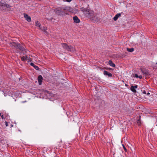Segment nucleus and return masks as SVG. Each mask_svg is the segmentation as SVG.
<instances>
[{
	"label": "nucleus",
	"mask_w": 157,
	"mask_h": 157,
	"mask_svg": "<svg viewBox=\"0 0 157 157\" xmlns=\"http://www.w3.org/2000/svg\"><path fill=\"white\" fill-rule=\"evenodd\" d=\"M28 57L27 56H23L21 58V60L23 61H25L26 60H27Z\"/></svg>",
	"instance_id": "a211bd4d"
},
{
	"label": "nucleus",
	"mask_w": 157,
	"mask_h": 157,
	"mask_svg": "<svg viewBox=\"0 0 157 157\" xmlns=\"http://www.w3.org/2000/svg\"><path fill=\"white\" fill-rule=\"evenodd\" d=\"M103 74L105 75H108L109 77H112V74L111 73L108 72L106 71H104Z\"/></svg>",
	"instance_id": "9b49d317"
},
{
	"label": "nucleus",
	"mask_w": 157,
	"mask_h": 157,
	"mask_svg": "<svg viewBox=\"0 0 157 157\" xmlns=\"http://www.w3.org/2000/svg\"><path fill=\"white\" fill-rule=\"evenodd\" d=\"M27 60H28V61H31V59H30V58H27Z\"/></svg>",
	"instance_id": "b1692460"
},
{
	"label": "nucleus",
	"mask_w": 157,
	"mask_h": 157,
	"mask_svg": "<svg viewBox=\"0 0 157 157\" xmlns=\"http://www.w3.org/2000/svg\"><path fill=\"white\" fill-rule=\"evenodd\" d=\"M109 63L110 66H112L113 67H114L115 66V64L111 60H109Z\"/></svg>",
	"instance_id": "2eb2a0df"
},
{
	"label": "nucleus",
	"mask_w": 157,
	"mask_h": 157,
	"mask_svg": "<svg viewBox=\"0 0 157 157\" xmlns=\"http://www.w3.org/2000/svg\"><path fill=\"white\" fill-rule=\"evenodd\" d=\"M122 146H123V147L124 149V151H127V149L125 148V146L123 144L122 145Z\"/></svg>",
	"instance_id": "6ab92c4d"
},
{
	"label": "nucleus",
	"mask_w": 157,
	"mask_h": 157,
	"mask_svg": "<svg viewBox=\"0 0 157 157\" xmlns=\"http://www.w3.org/2000/svg\"><path fill=\"white\" fill-rule=\"evenodd\" d=\"M1 113H0V116H1Z\"/></svg>",
	"instance_id": "c756f323"
},
{
	"label": "nucleus",
	"mask_w": 157,
	"mask_h": 157,
	"mask_svg": "<svg viewBox=\"0 0 157 157\" xmlns=\"http://www.w3.org/2000/svg\"><path fill=\"white\" fill-rule=\"evenodd\" d=\"M135 77L136 78H138V76L137 74H135Z\"/></svg>",
	"instance_id": "4be33fe9"
},
{
	"label": "nucleus",
	"mask_w": 157,
	"mask_h": 157,
	"mask_svg": "<svg viewBox=\"0 0 157 157\" xmlns=\"http://www.w3.org/2000/svg\"><path fill=\"white\" fill-rule=\"evenodd\" d=\"M0 7L4 8H10L11 6L5 3H3L0 2Z\"/></svg>",
	"instance_id": "423d86ee"
},
{
	"label": "nucleus",
	"mask_w": 157,
	"mask_h": 157,
	"mask_svg": "<svg viewBox=\"0 0 157 157\" xmlns=\"http://www.w3.org/2000/svg\"><path fill=\"white\" fill-rule=\"evenodd\" d=\"M139 121V120H138V121H137V123H138V122Z\"/></svg>",
	"instance_id": "c85d7f7f"
},
{
	"label": "nucleus",
	"mask_w": 157,
	"mask_h": 157,
	"mask_svg": "<svg viewBox=\"0 0 157 157\" xmlns=\"http://www.w3.org/2000/svg\"><path fill=\"white\" fill-rule=\"evenodd\" d=\"M10 46L12 48L16 49H18L22 51L25 50V46L23 44H20L18 43L13 42L11 43Z\"/></svg>",
	"instance_id": "f03ea898"
},
{
	"label": "nucleus",
	"mask_w": 157,
	"mask_h": 157,
	"mask_svg": "<svg viewBox=\"0 0 157 157\" xmlns=\"http://www.w3.org/2000/svg\"><path fill=\"white\" fill-rule=\"evenodd\" d=\"M127 50L128 51L130 52H132L134 51V48H127Z\"/></svg>",
	"instance_id": "f3484780"
},
{
	"label": "nucleus",
	"mask_w": 157,
	"mask_h": 157,
	"mask_svg": "<svg viewBox=\"0 0 157 157\" xmlns=\"http://www.w3.org/2000/svg\"><path fill=\"white\" fill-rule=\"evenodd\" d=\"M43 77L41 75H39L38 77V81L39 83V84L40 85H41L42 84L43 80Z\"/></svg>",
	"instance_id": "6e6552de"
},
{
	"label": "nucleus",
	"mask_w": 157,
	"mask_h": 157,
	"mask_svg": "<svg viewBox=\"0 0 157 157\" xmlns=\"http://www.w3.org/2000/svg\"><path fill=\"white\" fill-rule=\"evenodd\" d=\"M121 16V14L117 13V14L113 17V20L114 21H116L117 20L118 17H119Z\"/></svg>",
	"instance_id": "f8f14e48"
},
{
	"label": "nucleus",
	"mask_w": 157,
	"mask_h": 157,
	"mask_svg": "<svg viewBox=\"0 0 157 157\" xmlns=\"http://www.w3.org/2000/svg\"><path fill=\"white\" fill-rule=\"evenodd\" d=\"M72 0H63L64 1H66L68 2H71Z\"/></svg>",
	"instance_id": "aec40b11"
},
{
	"label": "nucleus",
	"mask_w": 157,
	"mask_h": 157,
	"mask_svg": "<svg viewBox=\"0 0 157 157\" xmlns=\"http://www.w3.org/2000/svg\"><path fill=\"white\" fill-rule=\"evenodd\" d=\"M66 8V6H64L56 8L55 10L54 11L57 14L61 16L65 15L67 14L66 13V11H65L63 9Z\"/></svg>",
	"instance_id": "7ed1b4c3"
},
{
	"label": "nucleus",
	"mask_w": 157,
	"mask_h": 157,
	"mask_svg": "<svg viewBox=\"0 0 157 157\" xmlns=\"http://www.w3.org/2000/svg\"><path fill=\"white\" fill-rule=\"evenodd\" d=\"M150 94V93L149 92H148L147 93V95H149Z\"/></svg>",
	"instance_id": "bb28decb"
},
{
	"label": "nucleus",
	"mask_w": 157,
	"mask_h": 157,
	"mask_svg": "<svg viewBox=\"0 0 157 157\" xmlns=\"http://www.w3.org/2000/svg\"><path fill=\"white\" fill-rule=\"evenodd\" d=\"M24 17L26 20L28 22H30L31 21V18L26 13L24 14Z\"/></svg>",
	"instance_id": "1a4fd4ad"
},
{
	"label": "nucleus",
	"mask_w": 157,
	"mask_h": 157,
	"mask_svg": "<svg viewBox=\"0 0 157 157\" xmlns=\"http://www.w3.org/2000/svg\"><path fill=\"white\" fill-rule=\"evenodd\" d=\"M66 11H69L71 13H77L78 12V10L75 8H72L66 6V8L63 9Z\"/></svg>",
	"instance_id": "39448f33"
},
{
	"label": "nucleus",
	"mask_w": 157,
	"mask_h": 157,
	"mask_svg": "<svg viewBox=\"0 0 157 157\" xmlns=\"http://www.w3.org/2000/svg\"><path fill=\"white\" fill-rule=\"evenodd\" d=\"M138 86L136 85H135L134 86H132L130 87L131 90L134 93H136V92L135 89L137 88Z\"/></svg>",
	"instance_id": "0eeeda50"
},
{
	"label": "nucleus",
	"mask_w": 157,
	"mask_h": 157,
	"mask_svg": "<svg viewBox=\"0 0 157 157\" xmlns=\"http://www.w3.org/2000/svg\"><path fill=\"white\" fill-rule=\"evenodd\" d=\"M73 20L74 22L75 23H79L80 22V20L79 19L78 17L76 16H75L73 17Z\"/></svg>",
	"instance_id": "9d476101"
},
{
	"label": "nucleus",
	"mask_w": 157,
	"mask_h": 157,
	"mask_svg": "<svg viewBox=\"0 0 157 157\" xmlns=\"http://www.w3.org/2000/svg\"><path fill=\"white\" fill-rule=\"evenodd\" d=\"M143 93L145 94H147L145 90H144L143 92Z\"/></svg>",
	"instance_id": "5701e85b"
},
{
	"label": "nucleus",
	"mask_w": 157,
	"mask_h": 157,
	"mask_svg": "<svg viewBox=\"0 0 157 157\" xmlns=\"http://www.w3.org/2000/svg\"><path fill=\"white\" fill-rule=\"evenodd\" d=\"M30 65L33 67L36 70H38L39 69V67L37 66H36L33 63H31L30 64Z\"/></svg>",
	"instance_id": "ddd939ff"
},
{
	"label": "nucleus",
	"mask_w": 157,
	"mask_h": 157,
	"mask_svg": "<svg viewBox=\"0 0 157 157\" xmlns=\"http://www.w3.org/2000/svg\"><path fill=\"white\" fill-rule=\"evenodd\" d=\"M138 78H139L140 79H141L142 78V76L141 75L138 76Z\"/></svg>",
	"instance_id": "393cba45"
},
{
	"label": "nucleus",
	"mask_w": 157,
	"mask_h": 157,
	"mask_svg": "<svg viewBox=\"0 0 157 157\" xmlns=\"http://www.w3.org/2000/svg\"><path fill=\"white\" fill-rule=\"evenodd\" d=\"M1 118L3 119L4 118V116L3 115H1Z\"/></svg>",
	"instance_id": "a878e982"
},
{
	"label": "nucleus",
	"mask_w": 157,
	"mask_h": 157,
	"mask_svg": "<svg viewBox=\"0 0 157 157\" xmlns=\"http://www.w3.org/2000/svg\"><path fill=\"white\" fill-rule=\"evenodd\" d=\"M82 10L84 12V13L86 17L94 22L98 21L100 20L99 18L97 16L96 13H94L93 11L83 8H82Z\"/></svg>",
	"instance_id": "f257e3e1"
},
{
	"label": "nucleus",
	"mask_w": 157,
	"mask_h": 157,
	"mask_svg": "<svg viewBox=\"0 0 157 157\" xmlns=\"http://www.w3.org/2000/svg\"><path fill=\"white\" fill-rule=\"evenodd\" d=\"M40 29L46 33V30H47V28L45 26L41 27Z\"/></svg>",
	"instance_id": "4468645a"
},
{
	"label": "nucleus",
	"mask_w": 157,
	"mask_h": 157,
	"mask_svg": "<svg viewBox=\"0 0 157 157\" xmlns=\"http://www.w3.org/2000/svg\"><path fill=\"white\" fill-rule=\"evenodd\" d=\"M6 126L7 127L8 126V123L7 121L5 122Z\"/></svg>",
	"instance_id": "412c9836"
},
{
	"label": "nucleus",
	"mask_w": 157,
	"mask_h": 157,
	"mask_svg": "<svg viewBox=\"0 0 157 157\" xmlns=\"http://www.w3.org/2000/svg\"><path fill=\"white\" fill-rule=\"evenodd\" d=\"M62 47L68 51L74 52L75 51V48L71 46H69L66 43L61 44Z\"/></svg>",
	"instance_id": "20e7f679"
},
{
	"label": "nucleus",
	"mask_w": 157,
	"mask_h": 157,
	"mask_svg": "<svg viewBox=\"0 0 157 157\" xmlns=\"http://www.w3.org/2000/svg\"><path fill=\"white\" fill-rule=\"evenodd\" d=\"M35 24L36 25L39 27V29H40V28L41 27V25L40 23L38 21H37L35 22Z\"/></svg>",
	"instance_id": "dca6fc26"
},
{
	"label": "nucleus",
	"mask_w": 157,
	"mask_h": 157,
	"mask_svg": "<svg viewBox=\"0 0 157 157\" xmlns=\"http://www.w3.org/2000/svg\"><path fill=\"white\" fill-rule=\"evenodd\" d=\"M26 101H23V102H23V103H24V102H26Z\"/></svg>",
	"instance_id": "cd10ccee"
}]
</instances>
